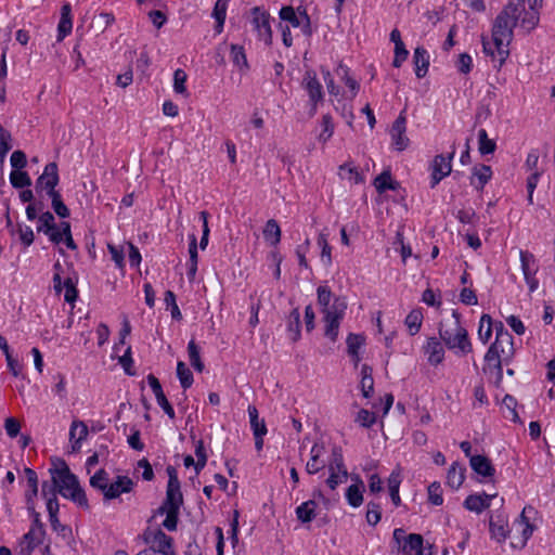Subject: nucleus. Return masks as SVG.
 <instances>
[{"instance_id": "obj_1", "label": "nucleus", "mask_w": 555, "mask_h": 555, "mask_svg": "<svg viewBox=\"0 0 555 555\" xmlns=\"http://www.w3.org/2000/svg\"><path fill=\"white\" fill-rule=\"evenodd\" d=\"M522 13L513 4H506L496 16L492 28V43L482 37L485 54L492 59L494 67L501 68L509 55L508 46L513 39V29Z\"/></svg>"}, {"instance_id": "obj_2", "label": "nucleus", "mask_w": 555, "mask_h": 555, "mask_svg": "<svg viewBox=\"0 0 555 555\" xmlns=\"http://www.w3.org/2000/svg\"><path fill=\"white\" fill-rule=\"evenodd\" d=\"M438 333L444 346L456 357H465L473 352L467 330L461 323V314L452 310L451 318L439 323Z\"/></svg>"}, {"instance_id": "obj_3", "label": "nucleus", "mask_w": 555, "mask_h": 555, "mask_svg": "<svg viewBox=\"0 0 555 555\" xmlns=\"http://www.w3.org/2000/svg\"><path fill=\"white\" fill-rule=\"evenodd\" d=\"M51 477L55 479L57 492L65 499H69L79 507L89 509L90 505L85 490L80 487L78 478L70 472L65 462L60 468L50 469Z\"/></svg>"}, {"instance_id": "obj_4", "label": "nucleus", "mask_w": 555, "mask_h": 555, "mask_svg": "<svg viewBox=\"0 0 555 555\" xmlns=\"http://www.w3.org/2000/svg\"><path fill=\"white\" fill-rule=\"evenodd\" d=\"M392 540L401 555H431L430 552H425L421 534H406L404 529L397 528L393 530Z\"/></svg>"}, {"instance_id": "obj_5", "label": "nucleus", "mask_w": 555, "mask_h": 555, "mask_svg": "<svg viewBox=\"0 0 555 555\" xmlns=\"http://www.w3.org/2000/svg\"><path fill=\"white\" fill-rule=\"evenodd\" d=\"M347 309V302L345 298L336 297L332 302V310L323 313L324 335L332 341H336L338 337V331L341 320L344 319Z\"/></svg>"}, {"instance_id": "obj_6", "label": "nucleus", "mask_w": 555, "mask_h": 555, "mask_svg": "<svg viewBox=\"0 0 555 555\" xmlns=\"http://www.w3.org/2000/svg\"><path fill=\"white\" fill-rule=\"evenodd\" d=\"M250 15L253 30L257 33L258 39L262 40L267 46H270L272 43V29L269 12L261 7H255L250 10Z\"/></svg>"}, {"instance_id": "obj_7", "label": "nucleus", "mask_w": 555, "mask_h": 555, "mask_svg": "<svg viewBox=\"0 0 555 555\" xmlns=\"http://www.w3.org/2000/svg\"><path fill=\"white\" fill-rule=\"evenodd\" d=\"M301 86L309 95L311 104L310 115L313 116L317 112L318 104L324 99L323 87L319 81L315 72L307 70L304 75Z\"/></svg>"}, {"instance_id": "obj_8", "label": "nucleus", "mask_w": 555, "mask_h": 555, "mask_svg": "<svg viewBox=\"0 0 555 555\" xmlns=\"http://www.w3.org/2000/svg\"><path fill=\"white\" fill-rule=\"evenodd\" d=\"M455 154V149L453 147L452 152L444 156L442 154L436 155L430 168H431V180L430 188L434 189L436 185L447 176H449L452 171V159Z\"/></svg>"}, {"instance_id": "obj_9", "label": "nucleus", "mask_w": 555, "mask_h": 555, "mask_svg": "<svg viewBox=\"0 0 555 555\" xmlns=\"http://www.w3.org/2000/svg\"><path fill=\"white\" fill-rule=\"evenodd\" d=\"M532 512H534L532 506H525L519 517L513 522L512 531L519 532L520 534L517 538V542L513 543L515 547H524L533 533V526L527 516L528 513Z\"/></svg>"}, {"instance_id": "obj_10", "label": "nucleus", "mask_w": 555, "mask_h": 555, "mask_svg": "<svg viewBox=\"0 0 555 555\" xmlns=\"http://www.w3.org/2000/svg\"><path fill=\"white\" fill-rule=\"evenodd\" d=\"M59 169L56 163L52 162L46 165L43 172L36 180V192L46 191L47 194L52 193L59 184Z\"/></svg>"}, {"instance_id": "obj_11", "label": "nucleus", "mask_w": 555, "mask_h": 555, "mask_svg": "<svg viewBox=\"0 0 555 555\" xmlns=\"http://www.w3.org/2000/svg\"><path fill=\"white\" fill-rule=\"evenodd\" d=\"M61 228H57L55 218L52 212L44 211L39 215L37 222V232L48 235L49 240L54 244L62 243Z\"/></svg>"}, {"instance_id": "obj_12", "label": "nucleus", "mask_w": 555, "mask_h": 555, "mask_svg": "<svg viewBox=\"0 0 555 555\" xmlns=\"http://www.w3.org/2000/svg\"><path fill=\"white\" fill-rule=\"evenodd\" d=\"M134 482L128 476H117L113 482H109L103 491L104 501L117 499L122 493H129L133 490Z\"/></svg>"}, {"instance_id": "obj_13", "label": "nucleus", "mask_w": 555, "mask_h": 555, "mask_svg": "<svg viewBox=\"0 0 555 555\" xmlns=\"http://www.w3.org/2000/svg\"><path fill=\"white\" fill-rule=\"evenodd\" d=\"M405 130L406 119L403 113H401L393 121L390 130L392 147L398 152L404 151L410 143L409 138L405 135Z\"/></svg>"}, {"instance_id": "obj_14", "label": "nucleus", "mask_w": 555, "mask_h": 555, "mask_svg": "<svg viewBox=\"0 0 555 555\" xmlns=\"http://www.w3.org/2000/svg\"><path fill=\"white\" fill-rule=\"evenodd\" d=\"M423 352L427 357L430 365L437 366L444 360V347L440 337H428L426 344L423 346Z\"/></svg>"}, {"instance_id": "obj_15", "label": "nucleus", "mask_w": 555, "mask_h": 555, "mask_svg": "<svg viewBox=\"0 0 555 555\" xmlns=\"http://www.w3.org/2000/svg\"><path fill=\"white\" fill-rule=\"evenodd\" d=\"M498 346H490L485 354V372L494 373L496 377V383L500 384L503 378V363L504 360L499 357L496 352Z\"/></svg>"}, {"instance_id": "obj_16", "label": "nucleus", "mask_w": 555, "mask_h": 555, "mask_svg": "<svg viewBox=\"0 0 555 555\" xmlns=\"http://www.w3.org/2000/svg\"><path fill=\"white\" fill-rule=\"evenodd\" d=\"M489 527L492 539L496 540L499 543L506 540L509 530L507 517L505 515L499 514L496 516H491Z\"/></svg>"}, {"instance_id": "obj_17", "label": "nucleus", "mask_w": 555, "mask_h": 555, "mask_svg": "<svg viewBox=\"0 0 555 555\" xmlns=\"http://www.w3.org/2000/svg\"><path fill=\"white\" fill-rule=\"evenodd\" d=\"M493 498H495V494H487L486 492L480 494H470L465 499L463 506L467 511L480 514L490 506Z\"/></svg>"}, {"instance_id": "obj_18", "label": "nucleus", "mask_w": 555, "mask_h": 555, "mask_svg": "<svg viewBox=\"0 0 555 555\" xmlns=\"http://www.w3.org/2000/svg\"><path fill=\"white\" fill-rule=\"evenodd\" d=\"M154 542L151 545L153 552L160 553L163 555H177L172 547V538L168 537L160 529L153 532Z\"/></svg>"}, {"instance_id": "obj_19", "label": "nucleus", "mask_w": 555, "mask_h": 555, "mask_svg": "<svg viewBox=\"0 0 555 555\" xmlns=\"http://www.w3.org/2000/svg\"><path fill=\"white\" fill-rule=\"evenodd\" d=\"M183 504V495L180 487H167L166 499L164 503L158 507L157 513L164 515L166 509H178L180 511Z\"/></svg>"}, {"instance_id": "obj_20", "label": "nucleus", "mask_w": 555, "mask_h": 555, "mask_svg": "<svg viewBox=\"0 0 555 555\" xmlns=\"http://www.w3.org/2000/svg\"><path fill=\"white\" fill-rule=\"evenodd\" d=\"M325 452L324 444L314 443L310 450V460L306 464V472L310 475L319 473L325 467V462L321 459Z\"/></svg>"}, {"instance_id": "obj_21", "label": "nucleus", "mask_w": 555, "mask_h": 555, "mask_svg": "<svg viewBox=\"0 0 555 555\" xmlns=\"http://www.w3.org/2000/svg\"><path fill=\"white\" fill-rule=\"evenodd\" d=\"M469 465L476 474L485 478H492L495 475L494 466L485 455L470 456Z\"/></svg>"}, {"instance_id": "obj_22", "label": "nucleus", "mask_w": 555, "mask_h": 555, "mask_svg": "<svg viewBox=\"0 0 555 555\" xmlns=\"http://www.w3.org/2000/svg\"><path fill=\"white\" fill-rule=\"evenodd\" d=\"M72 7L69 3H64L61 8V18L57 25V41H62L66 36L72 33Z\"/></svg>"}, {"instance_id": "obj_23", "label": "nucleus", "mask_w": 555, "mask_h": 555, "mask_svg": "<svg viewBox=\"0 0 555 555\" xmlns=\"http://www.w3.org/2000/svg\"><path fill=\"white\" fill-rule=\"evenodd\" d=\"M88 436V427L82 421H73L69 429V440L74 451H78L81 448V442Z\"/></svg>"}, {"instance_id": "obj_24", "label": "nucleus", "mask_w": 555, "mask_h": 555, "mask_svg": "<svg viewBox=\"0 0 555 555\" xmlns=\"http://www.w3.org/2000/svg\"><path fill=\"white\" fill-rule=\"evenodd\" d=\"M335 74L348 87L350 91V99L356 98L360 90V83L350 76L349 67L340 62L335 69Z\"/></svg>"}, {"instance_id": "obj_25", "label": "nucleus", "mask_w": 555, "mask_h": 555, "mask_svg": "<svg viewBox=\"0 0 555 555\" xmlns=\"http://www.w3.org/2000/svg\"><path fill=\"white\" fill-rule=\"evenodd\" d=\"M46 534H39L38 531L29 529L27 533L23 535L21 542V555H31L34 550L42 543Z\"/></svg>"}, {"instance_id": "obj_26", "label": "nucleus", "mask_w": 555, "mask_h": 555, "mask_svg": "<svg viewBox=\"0 0 555 555\" xmlns=\"http://www.w3.org/2000/svg\"><path fill=\"white\" fill-rule=\"evenodd\" d=\"M318 502L314 500H308L302 502L296 507L295 514L299 521L302 524H309L317 517Z\"/></svg>"}, {"instance_id": "obj_27", "label": "nucleus", "mask_w": 555, "mask_h": 555, "mask_svg": "<svg viewBox=\"0 0 555 555\" xmlns=\"http://www.w3.org/2000/svg\"><path fill=\"white\" fill-rule=\"evenodd\" d=\"M413 62H414V65H415V75H416V77L417 78L425 77L427 72H428L429 55H428L427 51L424 48L417 47L414 50Z\"/></svg>"}, {"instance_id": "obj_28", "label": "nucleus", "mask_w": 555, "mask_h": 555, "mask_svg": "<svg viewBox=\"0 0 555 555\" xmlns=\"http://www.w3.org/2000/svg\"><path fill=\"white\" fill-rule=\"evenodd\" d=\"M492 176L491 167L488 165H479L475 166L473 169V177L470 179V184L474 185L477 190H482L485 185L489 182Z\"/></svg>"}, {"instance_id": "obj_29", "label": "nucleus", "mask_w": 555, "mask_h": 555, "mask_svg": "<svg viewBox=\"0 0 555 555\" xmlns=\"http://www.w3.org/2000/svg\"><path fill=\"white\" fill-rule=\"evenodd\" d=\"M364 485L362 480L350 485L346 490V500L351 507H359L363 503Z\"/></svg>"}, {"instance_id": "obj_30", "label": "nucleus", "mask_w": 555, "mask_h": 555, "mask_svg": "<svg viewBox=\"0 0 555 555\" xmlns=\"http://www.w3.org/2000/svg\"><path fill=\"white\" fill-rule=\"evenodd\" d=\"M465 479V468L459 463L454 462L448 469L447 485L456 490L459 489Z\"/></svg>"}, {"instance_id": "obj_31", "label": "nucleus", "mask_w": 555, "mask_h": 555, "mask_svg": "<svg viewBox=\"0 0 555 555\" xmlns=\"http://www.w3.org/2000/svg\"><path fill=\"white\" fill-rule=\"evenodd\" d=\"M230 0H217L212 10V17L216 20L215 30L220 34L223 30L227 9Z\"/></svg>"}, {"instance_id": "obj_32", "label": "nucleus", "mask_w": 555, "mask_h": 555, "mask_svg": "<svg viewBox=\"0 0 555 555\" xmlns=\"http://www.w3.org/2000/svg\"><path fill=\"white\" fill-rule=\"evenodd\" d=\"M279 16L282 21L288 22L293 27H299L302 24V10L298 8L296 12L291 5L282 7Z\"/></svg>"}, {"instance_id": "obj_33", "label": "nucleus", "mask_w": 555, "mask_h": 555, "mask_svg": "<svg viewBox=\"0 0 555 555\" xmlns=\"http://www.w3.org/2000/svg\"><path fill=\"white\" fill-rule=\"evenodd\" d=\"M422 323L423 312L420 308L411 310L404 320V324L411 336H414L420 332Z\"/></svg>"}, {"instance_id": "obj_34", "label": "nucleus", "mask_w": 555, "mask_h": 555, "mask_svg": "<svg viewBox=\"0 0 555 555\" xmlns=\"http://www.w3.org/2000/svg\"><path fill=\"white\" fill-rule=\"evenodd\" d=\"M300 312L298 308H294L288 317L287 332L293 341H297L300 338Z\"/></svg>"}, {"instance_id": "obj_35", "label": "nucleus", "mask_w": 555, "mask_h": 555, "mask_svg": "<svg viewBox=\"0 0 555 555\" xmlns=\"http://www.w3.org/2000/svg\"><path fill=\"white\" fill-rule=\"evenodd\" d=\"M250 428L253 435L267 434V425L263 418H259L258 410L255 405H249L247 409Z\"/></svg>"}, {"instance_id": "obj_36", "label": "nucleus", "mask_w": 555, "mask_h": 555, "mask_svg": "<svg viewBox=\"0 0 555 555\" xmlns=\"http://www.w3.org/2000/svg\"><path fill=\"white\" fill-rule=\"evenodd\" d=\"M374 186L378 193H384L388 190H397L399 184L393 181L389 171H383L374 180Z\"/></svg>"}, {"instance_id": "obj_37", "label": "nucleus", "mask_w": 555, "mask_h": 555, "mask_svg": "<svg viewBox=\"0 0 555 555\" xmlns=\"http://www.w3.org/2000/svg\"><path fill=\"white\" fill-rule=\"evenodd\" d=\"M263 236L271 245L276 246L281 242V228L276 220L270 219L267 221L263 229Z\"/></svg>"}, {"instance_id": "obj_38", "label": "nucleus", "mask_w": 555, "mask_h": 555, "mask_svg": "<svg viewBox=\"0 0 555 555\" xmlns=\"http://www.w3.org/2000/svg\"><path fill=\"white\" fill-rule=\"evenodd\" d=\"M520 262L524 278L535 275L538 266L534 256L529 251L520 250Z\"/></svg>"}, {"instance_id": "obj_39", "label": "nucleus", "mask_w": 555, "mask_h": 555, "mask_svg": "<svg viewBox=\"0 0 555 555\" xmlns=\"http://www.w3.org/2000/svg\"><path fill=\"white\" fill-rule=\"evenodd\" d=\"M400 485H401L400 472L392 470V473L390 474V476L388 478V489H389V494H390L391 501L395 506H399L401 504V499L399 495Z\"/></svg>"}, {"instance_id": "obj_40", "label": "nucleus", "mask_w": 555, "mask_h": 555, "mask_svg": "<svg viewBox=\"0 0 555 555\" xmlns=\"http://www.w3.org/2000/svg\"><path fill=\"white\" fill-rule=\"evenodd\" d=\"M231 60L235 66L238 67L240 72L246 73L249 68L247 57L242 46H231Z\"/></svg>"}, {"instance_id": "obj_41", "label": "nucleus", "mask_w": 555, "mask_h": 555, "mask_svg": "<svg viewBox=\"0 0 555 555\" xmlns=\"http://www.w3.org/2000/svg\"><path fill=\"white\" fill-rule=\"evenodd\" d=\"M493 332L492 318L489 314H482L479 321L478 338L482 344H487Z\"/></svg>"}, {"instance_id": "obj_42", "label": "nucleus", "mask_w": 555, "mask_h": 555, "mask_svg": "<svg viewBox=\"0 0 555 555\" xmlns=\"http://www.w3.org/2000/svg\"><path fill=\"white\" fill-rule=\"evenodd\" d=\"M490 346H498L496 352L499 353V357L504 360L505 364H508L514 358V340H507V343L502 341L499 344V339H495Z\"/></svg>"}, {"instance_id": "obj_43", "label": "nucleus", "mask_w": 555, "mask_h": 555, "mask_svg": "<svg viewBox=\"0 0 555 555\" xmlns=\"http://www.w3.org/2000/svg\"><path fill=\"white\" fill-rule=\"evenodd\" d=\"M496 149L494 140L488 138L486 129L478 131V150L481 155L492 154Z\"/></svg>"}, {"instance_id": "obj_44", "label": "nucleus", "mask_w": 555, "mask_h": 555, "mask_svg": "<svg viewBox=\"0 0 555 555\" xmlns=\"http://www.w3.org/2000/svg\"><path fill=\"white\" fill-rule=\"evenodd\" d=\"M51 198V205L54 212L61 218L69 217L70 212L67 206L63 203L62 195L59 191L47 194Z\"/></svg>"}, {"instance_id": "obj_45", "label": "nucleus", "mask_w": 555, "mask_h": 555, "mask_svg": "<svg viewBox=\"0 0 555 555\" xmlns=\"http://www.w3.org/2000/svg\"><path fill=\"white\" fill-rule=\"evenodd\" d=\"M188 353L190 363L194 367V370L199 373L203 372L205 366L201 360V349L193 339L190 340L188 344Z\"/></svg>"}, {"instance_id": "obj_46", "label": "nucleus", "mask_w": 555, "mask_h": 555, "mask_svg": "<svg viewBox=\"0 0 555 555\" xmlns=\"http://www.w3.org/2000/svg\"><path fill=\"white\" fill-rule=\"evenodd\" d=\"M177 376L184 390L190 388L194 382L193 373L182 361H179L177 364Z\"/></svg>"}, {"instance_id": "obj_47", "label": "nucleus", "mask_w": 555, "mask_h": 555, "mask_svg": "<svg viewBox=\"0 0 555 555\" xmlns=\"http://www.w3.org/2000/svg\"><path fill=\"white\" fill-rule=\"evenodd\" d=\"M328 472H347L344 463L343 451L339 447H334L332 450L331 461L328 463Z\"/></svg>"}, {"instance_id": "obj_48", "label": "nucleus", "mask_w": 555, "mask_h": 555, "mask_svg": "<svg viewBox=\"0 0 555 555\" xmlns=\"http://www.w3.org/2000/svg\"><path fill=\"white\" fill-rule=\"evenodd\" d=\"M10 182L15 189H23L31 185L29 175L23 170H12L10 173Z\"/></svg>"}, {"instance_id": "obj_49", "label": "nucleus", "mask_w": 555, "mask_h": 555, "mask_svg": "<svg viewBox=\"0 0 555 555\" xmlns=\"http://www.w3.org/2000/svg\"><path fill=\"white\" fill-rule=\"evenodd\" d=\"M109 483V475L108 473L101 468L99 469L91 478H90V486L99 490L101 493L105 490L106 486Z\"/></svg>"}, {"instance_id": "obj_50", "label": "nucleus", "mask_w": 555, "mask_h": 555, "mask_svg": "<svg viewBox=\"0 0 555 555\" xmlns=\"http://www.w3.org/2000/svg\"><path fill=\"white\" fill-rule=\"evenodd\" d=\"M318 294V302L322 308V313H326L327 311L332 310V292L328 286L326 285H320L317 289Z\"/></svg>"}, {"instance_id": "obj_51", "label": "nucleus", "mask_w": 555, "mask_h": 555, "mask_svg": "<svg viewBox=\"0 0 555 555\" xmlns=\"http://www.w3.org/2000/svg\"><path fill=\"white\" fill-rule=\"evenodd\" d=\"M339 176L343 179H348L350 181H353L356 184L363 182L362 175L358 171V169L350 164H343L338 168Z\"/></svg>"}, {"instance_id": "obj_52", "label": "nucleus", "mask_w": 555, "mask_h": 555, "mask_svg": "<svg viewBox=\"0 0 555 555\" xmlns=\"http://www.w3.org/2000/svg\"><path fill=\"white\" fill-rule=\"evenodd\" d=\"M366 521L371 526H376L382 518V507L376 502H369L366 505V515H365Z\"/></svg>"}, {"instance_id": "obj_53", "label": "nucleus", "mask_w": 555, "mask_h": 555, "mask_svg": "<svg viewBox=\"0 0 555 555\" xmlns=\"http://www.w3.org/2000/svg\"><path fill=\"white\" fill-rule=\"evenodd\" d=\"M364 343L365 338L363 335L350 333L346 339L347 353L356 354V352H359Z\"/></svg>"}, {"instance_id": "obj_54", "label": "nucleus", "mask_w": 555, "mask_h": 555, "mask_svg": "<svg viewBox=\"0 0 555 555\" xmlns=\"http://www.w3.org/2000/svg\"><path fill=\"white\" fill-rule=\"evenodd\" d=\"M164 301L167 306V308H170V312H171V318L173 320H181L182 319V314H181V311L177 305V301H176V295L172 291H166L165 292V298H164Z\"/></svg>"}, {"instance_id": "obj_55", "label": "nucleus", "mask_w": 555, "mask_h": 555, "mask_svg": "<svg viewBox=\"0 0 555 555\" xmlns=\"http://www.w3.org/2000/svg\"><path fill=\"white\" fill-rule=\"evenodd\" d=\"M321 125L323 129L319 135V140L325 143L332 138L334 133V124L332 116L328 114L323 115Z\"/></svg>"}, {"instance_id": "obj_56", "label": "nucleus", "mask_w": 555, "mask_h": 555, "mask_svg": "<svg viewBox=\"0 0 555 555\" xmlns=\"http://www.w3.org/2000/svg\"><path fill=\"white\" fill-rule=\"evenodd\" d=\"M186 74L183 69H176L173 74V90L176 93L179 94H188L186 88H185V81H186Z\"/></svg>"}, {"instance_id": "obj_57", "label": "nucleus", "mask_w": 555, "mask_h": 555, "mask_svg": "<svg viewBox=\"0 0 555 555\" xmlns=\"http://www.w3.org/2000/svg\"><path fill=\"white\" fill-rule=\"evenodd\" d=\"M330 476L325 480L326 486L332 490H336V488L347 481L348 472H328Z\"/></svg>"}, {"instance_id": "obj_58", "label": "nucleus", "mask_w": 555, "mask_h": 555, "mask_svg": "<svg viewBox=\"0 0 555 555\" xmlns=\"http://www.w3.org/2000/svg\"><path fill=\"white\" fill-rule=\"evenodd\" d=\"M11 139V133L0 125V160H3L12 149Z\"/></svg>"}, {"instance_id": "obj_59", "label": "nucleus", "mask_w": 555, "mask_h": 555, "mask_svg": "<svg viewBox=\"0 0 555 555\" xmlns=\"http://www.w3.org/2000/svg\"><path fill=\"white\" fill-rule=\"evenodd\" d=\"M428 500L434 505H441L443 503L441 486L435 481L428 486Z\"/></svg>"}, {"instance_id": "obj_60", "label": "nucleus", "mask_w": 555, "mask_h": 555, "mask_svg": "<svg viewBox=\"0 0 555 555\" xmlns=\"http://www.w3.org/2000/svg\"><path fill=\"white\" fill-rule=\"evenodd\" d=\"M60 228H61L60 232L62 235V242H64L66 247L69 249H72V250L77 249V245L74 242L73 236H72L69 222H66V221L61 222Z\"/></svg>"}, {"instance_id": "obj_61", "label": "nucleus", "mask_w": 555, "mask_h": 555, "mask_svg": "<svg viewBox=\"0 0 555 555\" xmlns=\"http://www.w3.org/2000/svg\"><path fill=\"white\" fill-rule=\"evenodd\" d=\"M166 515L165 520L163 521V527L168 531L177 530L178 520H179V511L178 509H166L164 511Z\"/></svg>"}, {"instance_id": "obj_62", "label": "nucleus", "mask_w": 555, "mask_h": 555, "mask_svg": "<svg viewBox=\"0 0 555 555\" xmlns=\"http://www.w3.org/2000/svg\"><path fill=\"white\" fill-rule=\"evenodd\" d=\"M356 422L362 427L369 428L376 422V417L373 412L366 409H361L357 414Z\"/></svg>"}, {"instance_id": "obj_63", "label": "nucleus", "mask_w": 555, "mask_h": 555, "mask_svg": "<svg viewBox=\"0 0 555 555\" xmlns=\"http://www.w3.org/2000/svg\"><path fill=\"white\" fill-rule=\"evenodd\" d=\"M524 17L521 18V26L526 28L528 31L532 30L539 23V12L538 11H524Z\"/></svg>"}, {"instance_id": "obj_64", "label": "nucleus", "mask_w": 555, "mask_h": 555, "mask_svg": "<svg viewBox=\"0 0 555 555\" xmlns=\"http://www.w3.org/2000/svg\"><path fill=\"white\" fill-rule=\"evenodd\" d=\"M457 70L462 74H468L473 67V59L468 53H461L456 62Z\"/></svg>"}]
</instances>
